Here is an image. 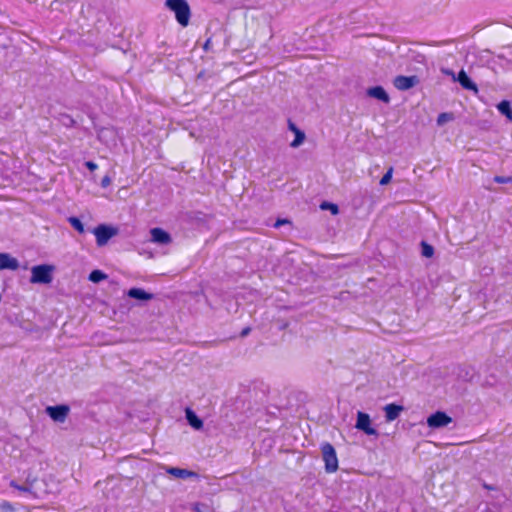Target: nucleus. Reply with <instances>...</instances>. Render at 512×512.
Listing matches in <instances>:
<instances>
[{
    "instance_id": "30",
    "label": "nucleus",
    "mask_w": 512,
    "mask_h": 512,
    "mask_svg": "<svg viewBox=\"0 0 512 512\" xmlns=\"http://www.w3.org/2000/svg\"><path fill=\"white\" fill-rule=\"evenodd\" d=\"M290 223L289 220L287 219H278L275 223H274V227L275 228H279L280 226L284 225V224H288Z\"/></svg>"
},
{
    "instance_id": "16",
    "label": "nucleus",
    "mask_w": 512,
    "mask_h": 512,
    "mask_svg": "<svg viewBox=\"0 0 512 512\" xmlns=\"http://www.w3.org/2000/svg\"><path fill=\"white\" fill-rule=\"evenodd\" d=\"M185 416L188 424L195 430H200L203 427V421L196 415V413L190 409L187 408L185 410Z\"/></svg>"
},
{
    "instance_id": "14",
    "label": "nucleus",
    "mask_w": 512,
    "mask_h": 512,
    "mask_svg": "<svg viewBox=\"0 0 512 512\" xmlns=\"http://www.w3.org/2000/svg\"><path fill=\"white\" fill-rule=\"evenodd\" d=\"M403 406L397 405L395 403L387 404L384 407L385 411V418L388 422L393 421L397 419L400 415V413L403 411Z\"/></svg>"
},
{
    "instance_id": "34",
    "label": "nucleus",
    "mask_w": 512,
    "mask_h": 512,
    "mask_svg": "<svg viewBox=\"0 0 512 512\" xmlns=\"http://www.w3.org/2000/svg\"><path fill=\"white\" fill-rule=\"evenodd\" d=\"M484 487L488 490H492L493 488L490 485L485 484Z\"/></svg>"
},
{
    "instance_id": "32",
    "label": "nucleus",
    "mask_w": 512,
    "mask_h": 512,
    "mask_svg": "<svg viewBox=\"0 0 512 512\" xmlns=\"http://www.w3.org/2000/svg\"><path fill=\"white\" fill-rule=\"evenodd\" d=\"M288 126H289V129L291 131H293L294 133H296V130H300L299 128L296 127V125L292 121L288 122Z\"/></svg>"
},
{
    "instance_id": "8",
    "label": "nucleus",
    "mask_w": 512,
    "mask_h": 512,
    "mask_svg": "<svg viewBox=\"0 0 512 512\" xmlns=\"http://www.w3.org/2000/svg\"><path fill=\"white\" fill-rule=\"evenodd\" d=\"M451 422L452 418L442 411H437L427 418V424L431 428L445 427Z\"/></svg>"
},
{
    "instance_id": "1",
    "label": "nucleus",
    "mask_w": 512,
    "mask_h": 512,
    "mask_svg": "<svg viewBox=\"0 0 512 512\" xmlns=\"http://www.w3.org/2000/svg\"><path fill=\"white\" fill-rule=\"evenodd\" d=\"M166 6L175 13L176 20L180 25H188L191 12L185 0H166Z\"/></svg>"
},
{
    "instance_id": "18",
    "label": "nucleus",
    "mask_w": 512,
    "mask_h": 512,
    "mask_svg": "<svg viewBox=\"0 0 512 512\" xmlns=\"http://www.w3.org/2000/svg\"><path fill=\"white\" fill-rule=\"evenodd\" d=\"M107 277V274H105L103 271L95 269L89 274L88 279L93 283H99L107 279Z\"/></svg>"
},
{
    "instance_id": "3",
    "label": "nucleus",
    "mask_w": 512,
    "mask_h": 512,
    "mask_svg": "<svg viewBox=\"0 0 512 512\" xmlns=\"http://www.w3.org/2000/svg\"><path fill=\"white\" fill-rule=\"evenodd\" d=\"M322 458L325 463V471L333 473L338 469V458L332 444L325 442L321 445Z\"/></svg>"
},
{
    "instance_id": "26",
    "label": "nucleus",
    "mask_w": 512,
    "mask_h": 512,
    "mask_svg": "<svg viewBox=\"0 0 512 512\" xmlns=\"http://www.w3.org/2000/svg\"><path fill=\"white\" fill-rule=\"evenodd\" d=\"M321 208L322 209H326V208H329V210L331 211L332 214L336 215L338 214L339 212V208L336 204H333V203H328V202H324L322 205H321Z\"/></svg>"
},
{
    "instance_id": "10",
    "label": "nucleus",
    "mask_w": 512,
    "mask_h": 512,
    "mask_svg": "<svg viewBox=\"0 0 512 512\" xmlns=\"http://www.w3.org/2000/svg\"><path fill=\"white\" fill-rule=\"evenodd\" d=\"M19 268V261L8 253H0V270L15 271Z\"/></svg>"
},
{
    "instance_id": "11",
    "label": "nucleus",
    "mask_w": 512,
    "mask_h": 512,
    "mask_svg": "<svg viewBox=\"0 0 512 512\" xmlns=\"http://www.w3.org/2000/svg\"><path fill=\"white\" fill-rule=\"evenodd\" d=\"M127 296L140 301H149L154 299V294L146 292L142 288L133 287L127 291Z\"/></svg>"
},
{
    "instance_id": "2",
    "label": "nucleus",
    "mask_w": 512,
    "mask_h": 512,
    "mask_svg": "<svg viewBox=\"0 0 512 512\" xmlns=\"http://www.w3.org/2000/svg\"><path fill=\"white\" fill-rule=\"evenodd\" d=\"M54 267L48 264L36 265L31 269V283L49 284L53 280Z\"/></svg>"
},
{
    "instance_id": "25",
    "label": "nucleus",
    "mask_w": 512,
    "mask_h": 512,
    "mask_svg": "<svg viewBox=\"0 0 512 512\" xmlns=\"http://www.w3.org/2000/svg\"><path fill=\"white\" fill-rule=\"evenodd\" d=\"M392 174H393V167H390L387 172L383 175V177L381 178L380 180V185H387L390 181H391V178H392Z\"/></svg>"
},
{
    "instance_id": "33",
    "label": "nucleus",
    "mask_w": 512,
    "mask_h": 512,
    "mask_svg": "<svg viewBox=\"0 0 512 512\" xmlns=\"http://www.w3.org/2000/svg\"><path fill=\"white\" fill-rule=\"evenodd\" d=\"M209 43H210V40L208 39L204 45V48L207 49V47H209Z\"/></svg>"
},
{
    "instance_id": "13",
    "label": "nucleus",
    "mask_w": 512,
    "mask_h": 512,
    "mask_svg": "<svg viewBox=\"0 0 512 512\" xmlns=\"http://www.w3.org/2000/svg\"><path fill=\"white\" fill-rule=\"evenodd\" d=\"M367 95L384 103L390 102V97L382 86H374L369 88L367 90Z\"/></svg>"
},
{
    "instance_id": "17",
    "label": "nucleus",
    "mask_w": 512,
    "mask_h": 512,
    "mask_svg": "<svg viewBox=\"0 0 512 512\" xmlns=\"http://www.w3.org/2000/svg\"><path fill=\"white\" fill-rule=\"evenodd\" d=\"M497 109L501 114L505 115L509 120H512V108H511V104L509 101H507V100L501 101L497 105Z\"/></svg>"
},
{
    "instance_id": "19",
    "label": "nucleus",
    "mask_w": 512,
    "mask_h": 512,
    "mask_svg": "<svg viewBox=\"0 0 512 512\" xmlns=\"http://www.w3.org/2000/svg\"><path fill=\"white\" fill-rule=\"evenodd\" d=\"M59 122L67 128L74 127L76 124V121L73 119V117L66 113L59 115Z\"/></svg>"
},
{
    "instance_id": "21",
    "label": "nucleus",
    "mask_w": 512,
    "mask_h": 512,
    "mask_svg": "<svg viewBox=\"0 0 512 512\" xmlns=\"http://www.w3.org/2000/svg\"><path fill=\"white\" fill-rule=\"evenodd\" d=\"M68 222L71 224V226L77 230L79 233H84V225L81 222V220L75 216L69 217Z\"/></svg>"
},
{
    "instance_id": "29",
    "label": "nucleus",
    "mask_w": 512,
    "mask_h": 512,
    "mask_svg": "<svg viewBox=\"0 0 512 512\" xmlns=\"http://www.w3.org/2000/svg\"><path fill=\"white\" fill-rule=\"evenodd\" d=\"M110 183H111V179H110V177H109V176H105V177H103V178H102V180H101V186H102L103 188L108 187V186L110 185Z\"/></svg>"
},
{
    "instance_id": "12",
    "label": "nucleus",
    "mask_w": 512,
    "mask_h": 512,
    "mask_svg": "<svg viewBox=\"0 0 512 512\" xmlns=\"http://www.w3.org/2000/svg\"><path fill=\"white\" fill-rule=\"evenodd\" d=\"M166 472L169 475H171L175 478H179V479H187V478H191V477H197L196 472H193L188 469L178 468V467H168L166 469Z\"/></svg>"
},
{
    "instance_id": "6",
    "label": "nucleus",
    "mask_w": 512,
    "mask_h": 512,
    "mask_svg": "<svg viewBox=\"0 0 512 512\" xmlns=\"http://www.w3.org/2000/svg\"><path fill=\"white\" fill-rule=\"evenodd\" d=\"M70 408L67 405L47 406L46 414L55 422H64L69 414Z\"/></svg>"
},
{
    "instance_id": "28",
    "label": "nucleus",
    "mask_w": 512,
    "mask_h": 512,
    "mask_svg": "<svg viewBox=\"0 0 512 512\" xmlns=\"http://www.w3.org/2000/svg\"><path fill=\"white\" fill-rule=\"evenodd\" d=\"M85 166L90 170V171H94L98 168V165L93 162V161H87L85 162Z\"/></svg>"
},
{
    "instance_id": "24",
    "label": "nucleus",
    "mask_w": 512,
    "mask_h": 512,
    "mask_svg": "<svg viewBox=\"0 0 512 512\" xmlns=\"http://www.w3.org/2000/svg\"><path fill=\"white\" fill-rule=\"evenodd\" d=\"M10 486L17 489L18 491L25 492V493H32L31 487L28 485H19L16 483V481H11Z\"/></svg>"
},
{
    "instance_id": "22",
    "label": "nucleus",
    "mask_w": 512,
    "mask_h": 512,
    "mask_svg": "<svg viewBox=\"0 0 512 512\" xmlns=\"http://www.w3.org/2000/svg\"><path fill=\"white\" fill-rule=\"evenodd\" d=\"M304 140H305V133L301 130H296L295 138L290 143V146L293 148H297L304 142Z\"/></svg>"
},
{
    "instance_id": "27",
    "label": "nucleus",
    "mask_w": 512,
    "mask_h": 512,
    "mask_svg": "<svg viewBox=\"0 0 512 512\" xmlns=\"http://www.w3.org/2000/svg\"><path fill=\"white\" fill-rule=\"evenodd\" d=\"M494 182L499 183V184L512 183V175L511 176H495Z\"/></svg>"
},
{
    "instance_id": "4",
    "label": "nucleus",
    "mask_w": 512,
    "mask_h": 512,
    "mask_svg": "<svg viewBox=\"0 0 512 512\" xmlns=\"http://www.w3.org/2000/svg\"><path fill=\"white\" fill-rule=\"evenodd\" d=\"M93 233L96 237L97 245L102 247L106 245L113 236L118 234V229L106 224H99L94 228Z\"/></svg>"
},
{
    "instance_id": "9",
    "label": "nucleus",
    "mask_w": 512,
    "mask_h": 512,
    "mask_svg": "<svg viewBox=\"0 0 512 512\" xmlns=\"http://www.w3.org/2000/svg\"><path fill=\"white\" fill-rule=\"evenodd\" d=\"M151 242L159 245H167L172 242L171 235L162 228L155 227L150 230Z\"/></svg>"
},
{
    "instance_id": "31",
    "label": "nucleus",
    "mask_w": 512,
    "mask_h": 512,
    "mask_svg": "<svg viewBox=\"0 0 512 512\" xmlns=\"http://www.w3.org/2000/svg\"><path fill=\"white\" fill-rule=\"evenodd\" d=\"M251 331V328L250 327H245L241 333H240V336L243 338V337H246Z\"/></svg>"
},
{
    "instance_id": "7",
    "label": "nucleus",
    "mask_w": 512,
    "mask_h": 512,
    "mask_svg": "<svg viewBox=\"0 0 512 512\" xmlns=\"http://www.w3.org/2000/svg\"><path fill=\"white\" fill-rule=\"evenodd\" d=\"M419 83V78L417 75H411V76H404V75H398L393 80V85L396 89L400 91H406L414 86H416Z\"/></svg>"
},
{
    "instance_id": "20",
    "label": "nucleus",
    "mask_w": 512,
    "mask_h": 512,
    "mask_svg": "<svg viewBox=\"0 0 512 512\" xmlns=\"http://www.w3.org/2000/svg\"><path fill=\"white\" fill-rule=\"evenodd\" d=\"M421 254L426 258H431L434 255V248L432 245L425 241L421 242Z\"/></svg>"
},
{
    "instance_id": "23",
    "label": "nucleus",
    "mask_w": 512,
    "mask_h": 512,
    "mask_svg": "<svg viewBox=\"0 0 512 512\" xmlns=\"http://www.w3.org/2000/svg\"><path fill=\"white\" fill-rule=\"evenodd\" d=\"M453 119V115L451 113H440L437 117V124L443 125L444 123Z\"/></svg>"
},
{
    "instance_id": "15",
    "label": "nucleus",
    "mask_w": 512,
    "mask_h": 512,
    "mask_svg": "<svg viewBox=\"0 0 512 512\" xmlns=\"http://www.w3.org/2000/svg\"><path fill=\"white\" fill-rule=\"evenodd\" d=\"M456 80L464 89L477 92V85L471 80L464 70H461L458 73Z\"/></svg>"
},
{
    "instance_id": "5",
    "label": "nucleus",
    "mask_w": 512,
    "mask_h": 512,
    "mask_svg": "<svg viewBox=\"0 0 512 512\" xmlns=\"http://www.w3.org/2000/svg\"><path fill=\"white\" fill-rule=\"evenodd\" d=\"M355 427L358 430L363 431L367 435H370V436L371 435H373V436H377L378 435L377 430L375 428L371 427L370 416L367 413H365V412L359 411L357 413V420H356Z\"/></svg>"
}]
</instances>
